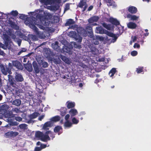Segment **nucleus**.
<instances>
[{
	"instance_id": "42",
	"label": "nucleus",
	"mask_w": 151,
	"mask_h": 151,
	"mask_svg": "<svg viewBox=\"0 0 151 151\" xmlns=\"http://www.w3.org/2000/svg\"><path fill=\"white\" fill-rule=\"evenodd\" d=\"M39 114L37 112H35L30 116V118L31 119H35L36 118L38 115Z\"/></svg>"
},
{
	"instance_id": "17",
	"label": "nucleus",
	"mask_w": 151,
	"mask_h": 151,
	"mask_svg": "<svg viewBox=\"0 0 151 151\" xmlns=\"http://www.w3.org/2000/svg\"><path fill=\"white\" fill-rule=\"evenodd\" d=\"M107 21L111 23L112 24L116 25H117L119 24V22L116 19L112 17H110L109 19H108Z\"/></svg>"
},
{
	"instance_id": "48",
	"label": "nucleus",
	"mask_w": 151,
	"mask_h": 151,
	"mask_svg": "<svg viewBox=\"0 0 151 151\" xmlns=\"http://www.w3.org/2000/svg\"><path fill=\"white\" fill-rule=\"evenodd\" d=\"M138 54V52L137 51L134 50L132 51L131 52V55L132 56H136Z\"/></svg>"
},
{
	"instance_id": "5",
	"label": "nucleus",
	"mask_w": 151,
	"mask_h": 151,
	"mask_svg": "<svg viewBox=\"0 0 151 151\" xmlns=\"http://www.w3.org/2000/svg\"><path fill=\"white\" fill-rule=\"evenodd\" d=\"M40 2L44 5V7L48 9L52 10H57L58 8L56 6H48V5H50L52 1L51 0H41Z\"/></svg>"
},
{
	"instance_id": "46",
	"label": "nucleus",
	"mask_w": 151,
	"mask_h": 151,
	"mask_svg": "<svg viewBox=\"0 0 151 151\" xmlns=\"http://www.w3.org/2000/svg\"><path fill=\"white\" fill-rule=\"evenodd\" d=\"M98 60L99 62L105 61L106 63H108L109 62L108 60L107 59L103 57L99 58Z\"/></svg>"
},
{
	"instance_id": "55",
	"label": "nucleus",
	"mask_w": 151,
	"mask_h": 151,
	"mask_svg": "<svg viewBox=\"0 0 151 151\" xmlns=\"http://www.w3.org/2000/svg\"><path fill=\"white\" fill-rule=\"evenodd\" d=\"M59 21V18L58 17H55L54 19V21L53 22L54 23H57Z\"/></svg>"
},
{
	"instance_id": "45",
	"label": "nucleus",
	"mask_w": 151,
	"mask_h": 151,
	"mask_svg": "<svg viewBox=\"0 0 151 151\" xmlns=\"http://www.w3.org/2000/svg\"><path fill=\"white\" fill-rule=\"evenodd\" d=\"M29 38L34 41H36L38 40V37L35 35H31L29 36Z\"/></svg>"
},
{
	"instance_id": "29",
	"label": "nucleus",
	"mask_w": 151,
	"mask_h": 151,
	"mask_svg": "<svg viewBox=\"0 0 151 151\" xmlns=\"http://www.w3.org/2000/svg\"><path fill=\"white\" fill-rule=\"evenodd\" d=\"M102 26L108 30H110L113 29V26L111 24H107L105 23L102 24Z\"/></svg>"
},
{
	"instance_id": "10",
	"label": "nucleus",
	"mask_w": 151,
	"mask_h": 151,
	"mask_svg": "<svg viewBox=\"0 0 151 151\" xmlns=\"http://www.w3.org/2000/svg\"><path fill=\"white\" fill-rule=\"evenodd\" d=\"M9 106L6 104H3L1 106L0 109V114H4L5 112L7 111V110L8 109Z\"/></svg>"
},
{
	"instance_id": "51",
	"label": "nucleus",
	"mask_w": 151,
	"mask_h": 151,
	"mask_svg": "<svg viewBox=\"0 0 151 151\" xmlns=\"http://www.w3.org/2000/svg\"><path fill=\"white\" fill-rule=\"evenodd\" d=\"M42 65L43 67L44 68H46L48 66V65L47 63L45 62H44L42 63Z\"/></svg>"
},
{
	"instance_id": "36",
	"label": "nucleus",
	"mask_w": 151,
	"mask_h": 151,
	"mask_svg": "<svg viewBox=\"0 0 151 151\" xmlns=\"http://www.w3.org/2000/svg\"><path fill=\"white\" fill-rule=\"evenodd\" d=\"M33 66L35 73H38L39 72V70L37 65L34 63L33 64Z\"/></svg>"
},
{
	"instance_id": "26",
	"label": "nucleus",
	"mask_w": 151,
	"mask_h": 151,
	"mask_svg": "<svg viewBox=\"0 0 151 151\" xmlns=\"http://www.w3.org/2000/svg\"><path fill=\"white\" fill-rule=\"evenodd\" d=\"M128 11L132 14H135L137 11V8L133 6H130L128 8Z\"/></svg>"
},
{
	"instance_id": "14",
	"label": "nucleus",
	"mask_w": 151,
	"mask_h": 151,
	"mask_svg": "<svg viewBox=\"0 0 151 151\" xmlns=\"http://www.w3.org/2000/svg\"><path fill=\"white\" fill-rule=\"evenodd\" d=\"M107 3L108 6H111L112 8H115L117 6L116 4L112 0H104Z\"/></svg>"
},
{
	"instance_id": "61",
	"label": "nucleus",
	"mask_w": 151,
	"mask_h": 151,
	"mask_svg": "<svg viewBox=\"0 0 151 151\" xmlns=\"http://www.w3.org/2000/svg\"><path fill=\"white\" fill-rule=\"evenodd\" d=\"M13 111L17 113H19L20 111L19 109L17 108H15L14 110H13Z\"/></svg>"
},
{
	"instance_id": "44",
	"label": "nucleus",
	"mask_w": 151,
	"mask_h": 151,
	"mask_svg": "<svg viewBox=\"0 0 151 151\" xmlns=\"http://www.w3.org/2000/svg\"><path fill=\"white\" fill-rule=\"evenodd\" d=\"M86 29L88 32H89L90 34L93 33L92 28L91 26H87L86 27Z\"/></svg>"
},
{
	"instance_id": "21",
	"label": "nucleus",
	"mask_w": 151,
	"mask_h": 151,
	"mask_svg": "<svg viewBox=\"0 0 151 151\" xmlns=\"http://www.w3.org/2000/svg\"><path fill=\"white\" fill-rule=\"evenodd\" d=\"M19 133L18 132L11 131L6 133L5 134V135L7 137H9L12 136H16Z\"/></svg>"
},
{
	"instance_id": "24",
	"label": "nucleus",
	"mask_w": 151,
	"mask_h": 151,
	"mask_svg": "<svg viewBox=\"0 0 151 151\" xmlns=\"http://www.w3.org/2000/svg\"><path fill=\"white\" fill-rule=\"evenodd\" d=\"M78 34H80L81 35H83L84 36H86V31L82 28H80L78 29Z\"/></svg>"
},
{
	"instance_id": "12",
	"label": "nucleus",
	"mask_w": 151,
	"mask_h": 151,
	"mask_svg": "<svg viewBox=\"0 0 151 151\" xmlns=\"http://www.w3.org/2000/svg\"><path fill=\"white\" fill-rule=\"evenodd\" d=\"M91 52L94 55H96L99 53V50L96 48L95 45L93 44H91L89 46Z\"/></svg>"
},
{
	"instance_id": "19",
	"label": "nucleus",
	"mask_w": 151,
	"mask_h": 151,
	"mask_svg": "<svg viewBox=\"0 0 151 151\" xmlns=\"http://www.w3.org/2000/svg\"><path fill=\"white\" fill-rule=\"evenodd\" d=\"M18 14V12L17 10L12 11L10 13H6V14H4L7 18H8L9 16L11 15L14 17L16 16Z\"/></svg>"
},
{
	"instance_id": "60",
	"label": "nucleus",
	"mask_w": 151,
	"mask_h": 151,
	"mask_svg": "<svg viewBox=\"0 0 151 151\" xmlns=\"http://www.w3.org/2000/svg\"><path fill=\"white\" fill-rule=\"evenodd\" d=\"M70 114H67L65 116V118L66 121L69 120H68V119L70 117Z\"/></svg>"
},
{
	"instance_id": "52",
	"label": "nucleus",
	"mask_w": 151,
	"mask_h": 151,
	"mask_svg": "<svg viewBox=\"0 0 151 151\" xmlns=\"http://www.w3.org/2000/svg\"><path fill=\"white\" fill-rule=\"evenodd\" d=\"M98 40L93 39V42L94 45H97L99 43V41L97 40Z\"/></svg>"
},
{
	"instance_id": "31",
	"label": "nucleus",
	"mask_w": 151,
	"mask_h": 151,
	"mask_svg": "<svg viewBox=\"0 0 151 151\" xmlns=\"http://www.w3.org/2000/svg\"><path fill=\"white\" fill-rule=\"evenodd\" d=\"M70 48L64 45L63 46V51L64 53L65 52L70 53Z\"/></svg>"
},
{
	"instance_id": "16",
	"label": "nucleus",
	"mask_w": 151,
	"mask_h": 151,
	"mask_svg": "<svg viewBox=\"0 0 151 151\" xmlns=\"http://www.w3.org/2000/svg\"><path fill=\"white\" fill-rule=\"evenodd\" d=\"M59 58H60L64 62L68 64H70L72 62L70 60L64 56L60 55L59 56Z\"/></svg>"
},
{
	"instance_id": "64",
	"label": "nucleus",
	"mask_w": 151,
	"mask_h": 151,
	"mask_svg": "<svg viewBox=\"0 0 151 151\" xmlns=\"http://www.w3.org/2000/svg\"><path fill=\"white\" fill-rule=\"evenodd\" d=\"M0 47H1L3 49H4L5 47L4 45V44L0 42Z\"/></svg>"
},
{
	"instance_id": "39",
	"label": "nucleus",
	"mask_w": 151,
	"mask_h": 151,
	"mask_svg": "<svg viewBox=\"0 0 151 151\" xmlns=\"http://www.w3.org/2000/svg\"><path fill=\"white\" fill-rule=\"evenodd\" d=\"M72 124H78L79 122V120L77 119L75 117H73L72 118Z\"/></svg>"
},
{
	"instance_id": "58",
	"label": "nucleus",
	"mask_w": 151,
	"mask_h": 151,
	"mask_svg": "<svg viewBox=\"0 0 151 151\" xmlns=\"http://www.w3.org/2000/svg\"><path fill=\"white\" fill-rule=\"evenodd\" d=\"M13 32L14 33V32ZM9 35L13 39H14L15 38L16 36L14 33H10L9 34Z\"/></svg>"
},
{
	"instance_id": "7",
	"label": "nucleus",
	"mask_w": 151,
	"mask_h": 151,
	"mask_svg": "<svg viewBox=\"0 0 151 151\" xmlns=\"http://www.w3.org/2000/svg\"><path fill=\"white\" fill-rule=\"evenodd\" d=\"M0 68L2 73L4 75H7L8 73L11 74L12 72L10 68L4 66L3 65L0 64Z\"/></svg>"
},
{
	"instance_id": "54",
	"label": "nucleus",
	"mask_w": 151,
	"mask_h": 151,
	"mask_svg": "<svg viewBox=\"0 0 151 151\" xmlns=\"http://www.w3.org/2000/svg\"><path fill=\"white\" fill-rule=\"evenodd\" d=\"M133 47L134 48H139L140 47V45L137 43H135L134 44Z\"/></svg>"
},
{
	"instance_id": "8",
	"label": "nucleus",
	"mask_w": 151,
	"mask_h": 151,
	"mask_svg": "<svg viewBox=\"0 0 151 151\" xmlns=\"http://www.w3.org/2000/svg\"><path fill=\"white\" fill-rule=\"evenodd\" d=\"M86 1L87 0H82L80 1L78 6V7L81 8H83L84 6L83 9V12H84L86 10L88 6L87 4L86 3Z\"/></svg>"
},
{
	"instance_id": "1",
	"label": "nucleus",
	"mask_w": 151,
	"mask_h": 151,
	"mask_svg": "<svg viewBox=\"0 0 151 151\" xmlns=\"http://www.w3.org/2000/svg\"><path fill=\"white\" fill-rule=\"evenodd\" d=\"M44 13L42 10H37L35 12H30L28 14L30 16L28 17L27 16L21 14L19 18L23 19H26L24 23L32 29L38 37H42L43 32H40L37 28L35 26H38L41 29L49 31L50 28L47 26L50 24V21L42 15Z\"/></svg>"
},
{
	"instance_id": "13",
	"label": "nucleus",
	"mask_w": 151,
	"mask_h": 151,
	"mask_svg": "<svg viewBox=\"0 0 151 151\" xmlns=\"http://www.w3.org/2000/svg\"><path fill=\"white\" fill-rule=\"evenodd\" d=\"M74 21L72 19H69L67 20L65 25L66 26H70V28L71 29H74L75 27V25H74Z\"/></svg>"
},
{
	"instance_id": "43",
	"label": "nucleus",
	"mask_w": 151,
	"mask_h": 151,
	"mask_svg": "<svg viewBox=\"0 0 151 151\" xmlns=\"http://www.w3.org/2000/svg\"><path fill=\"white\" fill-rule=\"evenodd\" d=\"M61 130H62L61 127L58 126L55 127L54 129V131L55 132H58Z\"/></svg>"
},
{
	"instance_id": "27",
	"label": "nucleus",
	"mask_w": 151,
	"mask_h": 151,
	"mask_svg": "<svg viewBox=\"0 0 151 151\" xmlns=\"http://www.w3.org/2000/svg\"><path fill=\"white\" fill-rule=\"evenodd\" d=\"M127 27L130 29H135L137 26V25L135 23L132 22H130L127 24Z\"/></svg>"
},
{
	"instance_id": "32",
	"label": "nucleus",
	"mask_w": 151,
	"mask_h": 151,
	"mask_svg": "<svg viewBox=\"0 0 151 151\" xmlns=\"http://www.w3.org/2000/svg\"><path fill=\"white\" fill-rule=\"evenodd\" d=\"M13 66L16 67L18 68H21L22 66L21 64L17 61H13L12 63Z\"/></svg>"
},
{
	"instance_id": "53",
	"label": "nucleus",
	"mask_w": 151,
	"mask_h": 151,
	"mask_svg": "<svg viewBox=\"0 0 151 151\" xmlns=\"http://www.w3.org/2000/svg\"><path fill=\"white\" fill-rule=\"evenodd\" d=\"M137 39V37L135 36H132L131 37V40L133 42H134Z\"/></svg>"
},
{
	"instance_id": "40",
	"label": "nucleus",
	"mask_w": 151,
	"mask_h": 151,
	"mask_svg": "<svg viewBox=\"0 0 151 151\" xmlns=\"http://www.w3.org/2000/svg\"><path fill=\"white\" fill-rule=\"evenodd\" d=\"M71 45L73 46L74 47L76 48H78V49H80L81 47V46L77 44L76 42H72L71 43Z\"/></svg>"
},
{
	"instance_id": "3",
	"label": "nucleus",
	"mask_w": 151,
	"mask_h": 151,
	"mask_svg": "<svg viewBox=\"0 0 151 151\" xmlns=\"http://www.w3.org/2000/svg\"><path fill=\"white\" fill-rule=\"evenodd\" d=\"M95 32L97 33L101 34H105L111 37L112 38L111 42H115L117 38V37L115 35L104 29L101 27H96L95 30Z\"/></svg>"
},
{
	"instance_id": "49",
	"label": "nucleus",
	"mask_w": 151,
	"mask_h": 151,
	"mask_svg": "<svg viewBox=\"0 0 151 151\" xmlns=\"http://www.w3.org/2000/svg\"><path fill=\"white\" fill-rule=\"evenodd\" d=\"M26 49L25 48H23L18 53V55H20L22 52H25L26 51Z\"/></svg>"
},
{
	"instance_id": "50",
	"label": "nucleus",
	"mask_w": 151,
	"mask_h": 151,
	"mask_svg": "<svg viewBox=\"0 0 151 151\" xmlns=\"http://www.w3.org/2000/svg\"><path fill=\"white\" fill-rule=\"evenodd\" d=\"M70 8V4H66L65 8V11H66L68 10Z\"/></svg>"
},
{
	"instance_id": "35",
	"label": "nucleus",
	"mask_w": 151,
	"mask_h": 151,
	"mask_svg": "<svg viewBox=\"0 0 151 151\" xmlns=\"http://www.w3.org/2000/svg\"><path fill=\"white\" fill-rule=\"evenodd\" d=\"M143 67L139 66L136 68V71L137 73H139L143 71Z\"/></svg>"
},
{
	"instance_id": "15",
	"label": "nucleus",
	"mask_w": 151,
	"mask_h": 151,
	"mask_svg": "<svg viewBox=\"0 0 151 151\" xmlns=\"http://www.w3.org/2000/svg\"><path fill=\"white\" fill-rule=\"evenodd\" d=\"M53 124L51 122H46L43 125V129L45 130L49 129V128L51 127Z\"/></svg>"
},
{
	"instance_id": "11",
	"label": "nucleus",
	"mask_w": 151,
	"mask_h": 151,
	"mask_svg": "<svg viewBox=\"0 0 151 151\" xmlns=\"http://www.w3.org/2000/svg\"><path fill=\"white\" fill-rule=\"evenodd\" d=\"M96 38L97 40L100 41H104V42L110 40L111 39L109 38L107 35L105 36H96Z\"/></svg>"
},
{
	"instance_id": "37",
	"label": "nucleus",
	"mask_w": 151,
	"mask_h": 151,
	"mask_svg": "<svg viewBox=\"0 0 151 151\" xmlns=\"http://www.w3.org/2000/svg\"><path fill=\"white\" fill-rule=\"evenodd\" d=\"M52 48L55 50L58 49L59 47L58 43L57 42H56L55 44H52Z\"/></svg>"
},
{
	"instance_id": "56",
	"label": "nucleus",
	"mask_w": 151,
	"mask_h": 151,
	"mask_svg": "<svg viewBox=\"0 0 151 151\" xmlns=\"http://www.w3.org/2000/svg\"><path fill=\"white\" fill-rule=\"evenodd\" d=\"M42 150V148L40 147H36L35 149V151H40Z\"/></svg>"
},
{
	"instance_id": "25",
	"label": "nucleus",
	"mask_w": 151,
	"mask_h": 151,
	"mask_svg": "<svg viewBox=\"0 0 151 151\" xmlns=\"http://www.w3.org/2000/svg\"><path fill=\"white\" fill-rule=\"evenodd\" d=\"M11 102L12 105L17 106H20L21 103V101L19 99H15L14 101H11Z\"/></svg>"
},
{
	"instance_id": "22",
	"label": "nucleus",
	"mask_w": 151,
	"mask_h": 151,
	"mask_svg": "<svg viewBox=\"0 0 151 151\" xmlns=\"http://www.w3.org/2000/svg\"><path fill=\"white\" fill-rule=\"evenodd\" d=\"M127 17L130 20H136L138 19L139 18V16H137L131 14H128L127 16Z\"/></svg>"
},
{
	"instance_id": "62",
	"label": "nucleus",
	"mask_w": 151,
	"mask_h": 151,
	"mask_svg": "<svg viewBox=\"0 0 151 151\" xmlns=\"http://www.w3.org/2000/svg\"><path fill=\"white\" fill-rule=\"evenodd\" d=\"M40 147H41L42 149H44L46 147H47V145L42 144Z\"/></svg>"
},
{
	"instance_id": "33",
	"label": "nucleus",
	"mask_w": 151,
	"mask_h": 151,
	"mask_svg": "<svg viewBox=\"0 0 151 151\" xmlns=\"http://www.w3.org/2000/svg\"><path fill=\"white\" fill-rule=\"evenodd\" d=\"M116 71V69L115 68H112L109 71V74L110 77H112Z\"/></svg>"
},
{
	"instance_id": "18",
	"label": "nucleus",
	"mask_w": 151,
	"mask_h": 151,
	"mask_svg": "<svg viewBox=\"0 0 151 151\" xmlns=\"http://www.w3.org/2000/svg\"><path fill=\"white\" fill-rule=\"evenodd\" d=\"M8 77L9 81L11 84V86L12 87H13L12 89L13 90H15V88L14 86L15 84H14L13 81V77L12 76L10 75H8Z\"/></svg>"
},
{
	"instance_id": "57",
	"label": "nucleus",
	"mask_w": 151,
	"mask_h": 151,
	"mask_svg": "<svg viewBox=\"0 0 151 151\" xmlns=\"http://www.w3.org/2000/svg\"><path fill=\"white\" fill-rule=\"evenodd\" d=\"M7 23H9V24L11 25L12 26H13L14 25V23L13 22L11 21L10 20H7Z\"/></svg>"
},
{
	"instance_id": "4",
	"label": "nucleus",
	"mask_w": 151,
	"mask_h": 151,
	"mask_svg": "<svg viewBox=\"0 0 151 151\" xmlns=\"http://www.w3.org/2000/svg\"><path fill=\"white\" fill-rule=\"evenodd\" d=\"M5 117V120L8 122H10V123L8 124L6 127H8L10 125L14 126L18 124L17 122H13V121L14 119V115L12 113L7 111L5 112L4 114H2Z\"/></svg>"
},
{
	"instance_id": "63",
	"label": "nucleus",
	"mask_w": 151,
	"mask_h": 151,
	"mask_svg": "<svg viewBox=\"0 0 151 151\" xmlns=\"http://www.w3.org/2000/svg\"><path fill=\"white\" fill-rule=\"evenodd\" d=\"M93 6H90L88 8V11H89L91 10L93 8Z\"/></svg>"
},
{
	"instance_id": "34",
	"label": "nucleus",
	"mask_w": 151,
	"mask_h": 151,
	"mask_svg": "<svg viewBox=\"0 0 151 151\" xmlns=\"http://www.w3.org/2000/svg\"><path fill=\"white\" fill-rule=\"evenodd\" d=\"M60 119V117L59 116H56L50 119V122H57L59 121Z\"/></svg>"
},
{
	"instance_id": "2",
	"label": "nucleus",
	"mask_w": 151,
	"mask_h": 151,
	"mask_svg": "<svg viewBox=\"0 0 151 151\" xmlns=\"http://www.w3.org/2000/svg\"><path fill=\"white\" fill-rule=\"evenodd\" d=\"M35 136L39 139L44 142H47V141L50 140V136L53 138L54 137L52 136V132L50 131L46 132L45 134L40 131H38L36 132Z\"/></svg>"
},
{
	"instance_id": "6",
	"label": "nucleus",
	"mask_w": 151,
	"mask_h": 151,
	"mask_svg": "<svg viewBox=\"0 0 151 151\" xmlns=\"http://www.w3.org/2000/svg\"><path fill=\"white\" fill-rule=\"evenodd\" d=\"M68 35L70 37L75 38L79 42H81L82 41V38L80 36V35H77L76 33L75 32L71 31L70 32L68 33Z\"/></svg>"
},
{
	"instance_id": "41",
	"label": "nucleus",
	"mask_w": 151,
	"mask_h": 151,
	"mask_svg": "<svg viewBox=\"0 0 151 151\" xmlns=\"http://www.w3.org/2000/svg\"><path fill=\"white\" fill-rule=\"evenodd\" d=\"M19 127L22 130H25L27 128V125L24 124L20 125Z\"/></svg>"
},
{
	"instance_id": "23",
	"label": "nucleus",
	"mask_w": 151,
	"mask_h": 151,
	"mask_svg": "<svg viewBox=\"0 0 151 151\" xmlns=\"http://www.w3.org/2000/svg\"><path fill=\"white\" fill-rule=\"evenodd\" d=\"M15 79L17 82H22L24 80L22 75L18 73H16L15 76Z\"/></svg>"
},
{
	"instance_id": "38",
	"label": "nucleus",
	"mask_w": 151,
	"mask_h": 151,
	"mask_svg": "<svg viewBox=\"0 0 151 151\" xmlns=\"http://www.w3.org/2000/svg\"><path fill=\"white\" fill-rule=\"evenodd\" d=\"M27 70L29 71H31L32 70V67L31 64H27L25 66Z\"/></svg>"
},
{
	"instance_id": "30",
	"label": "nucleus",
	"mask_w": 151,
	"mask_h": 151,
	"mask_svg": "<svg viewBox=\"0 0 151 151\" xmlns=\"http://www.w3.org/2000/svg\"><path fill=\"white\" fill-rule=\"evenodd\" d=\"M72 123L69 120L66 121L64 124V127L65 129L68 128L72 127Z\"/></svg>"
},
{
	"instance_id": "28",
	"label": "nucleus",
	"mask_w": 151,
	"mask_h": 151,
	"mask_svg": "<svg viewBox=\"0 0 151 151\" xmlns=\"http://www.w3.org/2000/svg\"><path fill=\"white\" fill-rule=\"evenodd\" d=\"M66 105L67 108L68 109H70L74 107L75 105V104L74 102L68 101L66 102Z\"/></svg>"
},
{
	"instance_id": "20",
	"label": "nucleus",
	"mask_w": 151,
	"mask_h": 151,
	"mask_svg": "<svg viewBox=\"0 0 151 151\" xmlns=\"http://www.w3.org/2000/svg\"><path fill=\"white\" fill-rule=\"evenodd\" d=\"M69 113L70 115L71 118H72L78 114V111L76 109H72L69 111Z\"/></svg>"
},
{
	"instance_id": "47",
	"label": "nucleus",
	"mask_w": 151,
	"mask_h": 151,
	"mask_svg": "<svg viewBox=\"0 0 151 151\" xmlns=\"http://www.w3.org/2000/svg\"><path fill=\"white\" fill-rule=\"evenodd\" d=\"M5 14H6L4 13L0 12V20L7 18L6 16L4 15Z\"/></svg>"
},
{
	"instance_id": "9",
	"label": "nucleus",
	"mask_w": 151,
	"mask_h": 151,
	"mask_svg": "<svg viewBox=\"0 0 151 151\" xmlns=\"http://www.w3.org/2000/svg\"><path fill=\"white\" fill-rule=\"evenodd\" d=\"M99 19V17L98 16H93L88 19V22L91 24L93 25H97V24L96 23H94L92 24L94 22H97Z\"/></svg>"
},
{
	"instance_id": "59",
	"label": "nucleus",
	"mask_w": 151,
	"mask_h": 151,
	"mask_svg": "<svg viewBox=\"0 0 151 151\" xmlns=\"http://www.w3.org/2000/svg\"><path fill=\"white\" fill-rule=\"evenodd\" d=\"M15 119L17 121L20 122L22 120V119L20 117H18L15 118Z\"/></svg>"
}]
</instances>
